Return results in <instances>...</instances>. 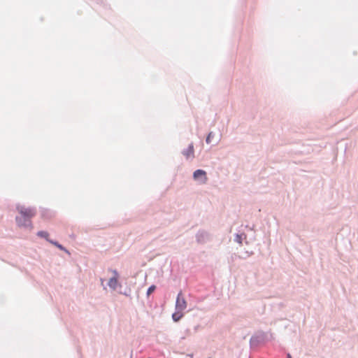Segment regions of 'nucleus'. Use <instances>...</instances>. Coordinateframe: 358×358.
Instances as JSON below:
<instances>
[{"label":"nucleus","mask_w":358,"mask_h":358,"mask_svg":"<svg viewBox=\"0 0 358 358\" xmlns=\"http://www.w3.org/2000/svg\"><path fill=\"white\" fill-rule=\"evenodd\" d=\"M17 210L20 213L19 217H26V223H29V220H31L35 215L36 210L31 208H25L24 206L17 207Z\"/></svg>","instance_id":"obj_1"},{"label":"nucleus","mask_w":358,"mask_h":358,"mask_svg":"<svg viewBox=\"0 0 358 358\" xmlns=\"http://www.w3.org/2000/svg\"><path fill=\"white\" fill-rule=\"evenodd\" d=\"M193 178L195 180L199 181L201 184H206L208 181L206 172L201 169L195 171L193 173Z\"/></svg>","instance_id":"obj_2"},{"label":"nucleus","mask_w":358,"mask_h":358,"mask_svg":"<svg viewBox=\"0 0 358 358\" xmlns=\"http://www.w3.org/2000/svg\"><path fill=\"white\" fill-rule=\"evenodd\" d=\"M187 308V301L182 296L181 292L178 294L176 302V310L184 311Z\"/></svg>","instance_id":"obj_3"},{"label":"nucleus","mask_w":358,"mask_h":358,"mask_svg":"<svg viewBox=\"0 0 358 358\" xmlns=\"http://www.w3.org/2000/svg\"><path fill=\"white\" fill-rule=\"evenodd\" d=\"M113 273L114 275V276L113 278H111L109 281H108V286L113 289H115L118 285V273L117 272V271L115 270H113Z\"/></svg>","instance_id":"obj_4"},{"label":"nucleus","mask_w":358,"mask_h":358,"mask_svg":"<svg viewBox=\"0 0 358 358\" xmlns=\"http://www.w3.org/2000/svg\"><path fill=\"white\" fill-rule=\"evenodd\" d=\"M26 217H16V222L19 227H29L30 229H32V224L31 221L29 220V224H25L26 222Z\"/></svg>","instance_id":"obj_5"},{"label":"nucleus","mask_w":358,"mask_h":358,"mask_svg":"<svg viewBox=\"0 0 358 358\" xmlns=\"http://www.w3.org/2000/svg\"><path fill=\"white\" fill-rule=\"evenodd\" d=\"M183 155L187 159L194 157V146L192 144H190L187 149L183 152Z\"/></svg>","instance_id":"obj_6"},{"label":"nucleus","mask_w":358,"mask_h":358,"mask_svg":"<svg viewBox=\"0 0 358 358\" xmlns=\"http://www.w3.org/2000/svg\"><path fill=\"white\" fill-rule=\"evenodd\" d=\"M183 311L182 310H176L173 315L172 318L173 321L178 322L183 317Z\"/></svg>","instance_id":"obj_7"},{"label":"nucleus","mask_w":358,"mask_h":358,"mask_svg":"<svg viewBox=\"0 0 358 358\" xmlns=\"http://www.w3.org/2000/svg\"><path fill=\"white\" fill-rule=\"evenodd\" d=\"M37 235L40 237H43V238H46L47 240L48 239V233L46 232V231H38Z\"/></svg>","instance_id":"obj_8"},{"label":"nucleus","mask_w":358,"mask_h":358,"mask_svg":"<svg viewBox=\"0 0 358 358\" xmlns=\"http://www.w3.org/2000/svg\"><path fill=\"white\" fill-rule=\"evenodd\" d=\"M155 285H151L148 289L147 294L149 296L155 290Z\"/></svg>","instance_id":"obj_9"},{"label":"nucleus","mask_w":358,"mask_h":358,"mask_svg":"<svg viewBox=\"0 0 358 358\" xmlns=\"http://www.w3.org/2000/svg\"><path fill=\"white\" fill-rule=\"evenodd\" d=\"M50 242L51 243H52L53 245H55V246H57L58 248H59L60 250H64V248H63V246L60 244H59L57 242H54L52 241H50Z\"/></svg>","instance_id":"obj_10"},{"label":"nucleus","mask_w":358,"mask_h":358,"mask_svg":"<svg viewBox=\"0 0 358 358\" xmlns=\"http://www.w3.org/2000/svg\"><path fill=\"white\" fill-rule=\"evenodd\" d=\"M210 137H211V133H210L208 134V136H207V138H206V143H210Z\"/></svg>","instance_id":"obj_11"},{"label":"nucleus","mask_w":358,"mask_h":358,"mask_svg":"<svg viewBox=\"0 0 358 358\" xmlns=\"http://www.w3.org/2000/svg\"><path fill=\"white\" fill-rule=\"evenodd\" d=\"M287 358H292V357L289 354L287 355Z\"/></svg>","instance_id":"obj_12"},{"label":"nucleus","mask_w":358,"mask_h":358,"mask_svg":"<svg viewBox=\"0 0 358 358\" xmlns=\"http://www.w3.org/2000/svg\"><path fill=\"white\" fill-rule=\"evenodd\" d=\"M237 237H238V240H240V236H239V235H237Z\"/></svg>","instance_id":"obj_13"},{"label":"nucleus","mask_w":358,"mask_h":358,"mask_svg":"<svg viewBox=\"0 0 358 358\" xmlns=\"http://www.w3.org/2000/svg\"><path fill=\"white\" fill-rule=\"evenodd\" d=\"M237 237H238V240H240V236H239V235H237Z\"/></svg>","instance_id":"obj_14"},{"label":"nucleus","mask_w":358,"mask_h":358,"mask_svg":"<svg viewBox=\"0 0 358 358\" xmlns=\"http://www.w3.org/2000/svg\"><path fill=\"white\" fill-rule=\"evenodd\" d=\"M237 237H238V240H240V236H239V235H237Z\"/></svg>","instance_id":"obj_15"}]
</instances>
